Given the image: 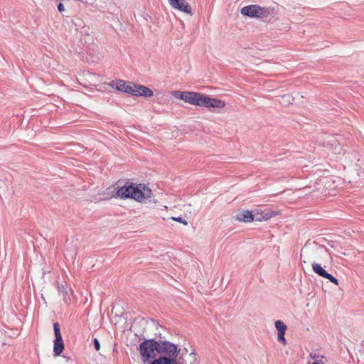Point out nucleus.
<instances>
[{
    "mask_svg": "<svg viewBox=\"0 0 364 364\" xmlns=\"http://www.w3.org/2000/svg\"><path fill=\"white\" fill-rule=\"evenodd\" d=\"M241 14L250 17H266L270 14L268 8L258 5H249L241 9Z\"/></svg>",
    "mask_w": 364,
    "mask_h": 364,
    "instance_id": "39448f33",
    "label": "nucleus"
},
{
    "mask_svg": "<svg viewBox=\"0 0 364 364\" xmlns=\"http://www.w3.org/2000/svg\"><path fill=\"white\" fill-rule=\"evenodd\" d=\"M178 346L166 340L157 341V353L160 355L151 364H188L183 355H179Z\"/></svg>",
    "mask_w": 364,
    "mask_h": 364,
    "instance_id": "f257e3e1",
    "label": "nucleus"
},
{
    "mask_svg": "<svg viewBox=\"0 0 364 364\" xmlns=\"http://www.w3.org/2000/svg\"><path fill=\"white\" fill-rule=\"evenodd\" d=\"M188 356H189L190 358H192L194 362H195V361H196V360H197V358H196V355L194 353H190V354L188 355Z\"/></svg>",
    "mask_w": 364,
    "mask_h": 364,
    "instance_id": "393cba45",
    "label": "nucleus"
},
{
    "mask_svg": "<svg viewBox=\"0 0 364 364\" xmlns=\"http://www.w3.org/2000/svg\"><path fill=\"white\" fill-rule=\"evenodd\" d=\"M312 269L314 273L319 275L320 277H325L328 274L327 272L321 266V264L316 262H312Z\"/></svg>",
    "mask_w": 364,
    "mask_h": 364,
    "instance_id": "ddd939ff",
    "label": "nucleus"
},
{
    "mask_svg": "<svg viewBox=\"0 0 364 364\" xmlns=\"http://www.w3.org/2000/svg\"><path fill=\"white\" fill-rule=\"evenodd\" d=\"M58 291L64 296V299H66V296L69 297L70 290L68 289L67 284H61L58 285Z\"/></svg>",
    "mask_w": 364,
    "mask_h": 364,
    "instance_id": "4468645a",
    "label": "nucleus"
},
{
    "mask_svg": "<svg viewBox=\"0 0 364 364\" xmlns=\"http://www.w3.org/2000/svg\"><path fill=\"white\" fill-rule=\"evenodd\" d=\"M127 82H126V81L122 80H112L109 83V85L112 87L116 88L119 91L124 92V90L126 88V85H127Z\"/></svg>",
    "mask_w": 364,
    "mask_h": 364,
    "instance_id": "f8f14e48",
    "label": "nucleus"
},
{
    "mask_svg": "<svg viewBox=\"0 0 364 364\" xmlns=\"http://www.w3.org/2000/svg\"><path fill=\"white\" fill-rule=\"evenodd\" d=\"M152 196L151 190L142 184H134L127 182L123 186L119 188L116 196L122 199L132 198L141 202L143 199L150 198Z\"/></svg>",
    "mask_w": 364,
    "mask_h": 364,
    "instance_id": "7ed1b4c3",
    "label": "nucleus"
},
{
    "mask_svg": "<svg viewBox=\"0 0 364 364\" xmlns=\"http://www.w3.org/2000/svg\"><path fill=\"white\" fill-rule=\"evenodd\" d=\"M53 328L55 337L54 341L53 352L55 356H58L64 350V343L62 338L58 323H54Z\"/></svg>",
    "mask_w": 364,
    "mask_h": 364,
    "instance_id": "423d86ee",
    "label": "nucleus"
},
{
    "mask_svg": "<svg viewBox=\"0 0 364 364\" xmlns=\"http://www.w3.org/2000/svg\"><path fill=\"white\" fill-rule=\"evenodd\" d=\"M324 278L328 279L330 282H331L336 285L338 284V279L329 273H328Z\"/></svg>",
    "mask_w": 364,
    "mask_h": 364,
    "instance_id": "a211bd4d",
    "label": "nucleus"
},
{
    "mask_svg": "<svg viewBox=\"0 0 364 364\" xmlns=\"http://www.w3.org/2000/svg\"><path fill=\"white\" fill-rule=\"evenodd\" d=\"M313 364H319L318 362H314Z\"/></svg>",
    "mask_w": 364,
    "mask_h": 364,
    "instance_id": "bb28decb",
    "label": "nucleus"
},
{
    "mask_svg": "<svg viewBox=\"0 0 364 364\" xmlns=\"http://www.w3.org/2000/svg\"><path fill=\"white\" fill-rule=\"evenodd\" d=\"M58 10L59 11V12H63L65 11L64 6L62 3L58 4Z\"/></svg>",
    "mask_w": 364,
    "mask_h": 364,
    "instance_id": "b1692460",
    "label": "nucleus"
},
{
    "mask_svg": "<svg viewBox=\"0 0 364 364\" xmlns=\"http://www.w3.org/2000/svg\"><path fill=\"white\" fill-rule=\"evenodd\" d=\"M285 332H278V341L283 344H286V339L284 338Z\"/></svg>",
    "mask_w": 364,
    "mask_h": 364,
    "instance_id": "412c9836",
    "label": "nucleus"
},
{
    "mask_svg": "<svg viewBox=\"0 0 364 364\" xmlns=\"http://www.w3.org/2000/svg\"><path fill=\"white\" fill-rule=\"evenodd\" d=\"M269 217L267 216V214H266V217H264L263 218H264L265 220H267Z\"/></svg>",
    "mask_w": 364,
    "mask_h": 364,
    "instance_id": "a878e982",
    "label": "nucleus"
},
{
    "mask_svg": "<svg viewBox=\"0 0 364 364\" xmlns=\"http://www.w3.org/2000/svg\"><path fill=\"white\" fill-rule=\"evenodd\" d=\"M135 96H143L150 97L154 95L153 91L147 87L136 85L135 88Z\"/></svg>",
    "mask_w": 364,
    "mask_h": 364,
    "instance_id": "9b49d317",
    "label": "nucleus"
},
{
    "mask_svg": "<svg viewBox=\"0 0 364 364\" xmlns=\"http://www.w3.org/2000/svg\"><path fill=\"white\" fill-rule=\"evenodd\" d=\"M282 99L284 100V102H287L288 104H291L294 100V97L291 95H284L282 96Z\"/></svg>",
    "mask_w": 364,
    "mask_h": 364,
    "instance_id": "aec40b11",
    "label": "nucleus"
},
{
    "mask_svg": "<svg viewBox=\"0 0 364 364\" xmlns=\"http://www.w3.org/2000/svg\"><path fill=\"white\" fill-rule=\"evenodd\" d=\"M136 87V85L132 82H127L126 85V88L124 92L131 94L135 96V88Z\"/></svg>",
    "mask_w": 364,
    "mask_h": 364,
    "instance_id": "2eb2a0df",
    "label": "nucleus"
},
{
    "mask_svg": "<svg viewBox=\"0 0 364 364\" xmlns=\"http://www.w3.org/2000/svg\"><path fill=\"white\" fill-rule=\"evenodd\" d=\"M324 145L329 146L332 153L335 155H341L345 152L343 146L338 142L334 136H328L324 141Z\"/></svg>",
    "mask_w": 364,
    "mask_h": 364,
    "instance_id": "1a4fd4ad",
    "label": "nucleus"
},
{
    "mask_svg": "<svg viewBox=\"0 0 364 364\" xmlns=\"http://www.w3.org/2000/svg\"><path fill=\"white\" fill-rule=\"evenodd\" d=\"M136 87V85L132 82H127L126 85V88L124 92L131 94L135 96V88Z\"/></svg>",
    "mask_w": 364,
    "mask_h": 364,
    "instance_id": "dca6fc26",
    "label": "nucleus"
},
{
    "mask_svg": "<svg viewBox=\"0 0 364 364\" xmlns=\"http://www.w3.org/2000/svg\"><path fill=\"white\" fill-rule=\"evenodd\" d=\"M275 328L278 332H286L287 326L280 320L275 322Z\"/></svg>",
    "mask_w": 364,
    "mask_h": 364,
    "instance_id": "f3484780",
    "label": "nucleus"
},
{
    "mask_svg": "<svg viewBox=\"0 0 364 364\" xmlns=\"http://www.w3.org/2000/svg\"><path fill=\"white\" fill-rule=\"evenodd\" d=\"M324 278L328 279L330 282H331L336 285L338 284V279L329 273H328Z\"/></svg>",
    "mask_w": 364,
    "mask_h": 364,
    "instance_id": "6ab92c4d",
    "label": "nucleus"
},
{
    "mask_svg": "<svg viewBox=\"0 0 364 364\" xmlns=\"http://www.w3.org/2000/svg\"><path fill=\"white\" fill-rule=\"evenodd\" d=\"M172 220H175V221H177V222H179L181 223H183L185 225H186L188 224L187 221L184 219H183L181 217H178V218H176V217H173L172 218Z\"/></svg>",
    "mask_w": 364,
    "mask_h": 364,
    "instance_id": "4be33fe9",
    "label": "nucleus"
},
{
    "mask_svg": "<svg viewBox=\"0 0 364 364\" xmlns=\"http://www.w3.org/2000/svg\"><path fill=\"white\" fill-rule=\"evenodd\" d=\"M170 6L174 9L179 10L183 13L192 16V9L186 0H168Z\"/></svg>",
    "mask_w": 364,
    "mask_h": 364,
    "instance_id": "6e6552de",
    "label": "nucleus"
},
{
    "mask_svg": "<svg viewBox=\"0 0 364 364\" xmlns=\"http://www.w3.org/2000/svg\"><path fill=\"white\" fill-rule=\"evenodd\" d=\"M237 220L245 223H250L254 220V215L249 210H243L240 212L235 216Z\"/></svg>",
    "mask_w": 364,
    "mask_h": 364,
    "instance_id": "9d476101",
    "label": "nucleus"
},
{
    "mask_svg": "<svg viewBox=\"0 0 364 364\" xmlns=\"http://www.w3.org/2000/svg\"><path fill=\"white\" fill-rule=\"evenodd\" d=\"M138 350L142 362L151 363L152 360L157 358V341L153 338L144 341L139 344Z\"/></svg>",
    "mask_w": 364,
    "mask_h": 364,
    "instance_id": "20e7f679",
    "label": "nucleus"
},
{
    "mask_svg": "<svg viewBox=\"0 0 364 364\" xmlns=\"http://www.w3.org/2000/svg\"><path fill=\"white\" fill-rule=\"evenodd\" d=\"M94 346H95V348L97 350H100V344L99 341H98L97 338H95V339H94Z\"/></svg>",
    "mask_w": 364,
    "mask_h": 364,
    "instance_id": "5701e85b",
    "label": "nucleus"
},
{
    "mask_svg": "<svg viewBox=\"0 0 364 364\" xmlns=\"http://www.w3.org/2000/svg\"><path fill=\"white\" fill-rule=\"evenodd\" d=\"M173 95L177 99L182 100L186 102L196 106L207 108H223L225 106L224 101L215 98H211L198 92L174 91L173 92Z\"/></svg>",
    "mask_w": 364,
    "mask_h": 364,
    "instance_id": "f03ea898",
    "label": "nucleus"
},
{
    "mask_svg": "<svg viewBox=\"0 0 364 364\" xmlns=\"http://www.w3.org/2000/svg\"><path fill=\"white\" fill-rule=\"evenodd\" d=\"M318 248L316 247H312L310 245H304V247L301 249V259L303 262L306 263L309 262L314 259L317 258Z\"/></svg>",
    "mask_w": 364,
    "mask_h": 364,
    "instance_id": "0eeeda50",
    "label": "nucleus"
}]
</instances>
